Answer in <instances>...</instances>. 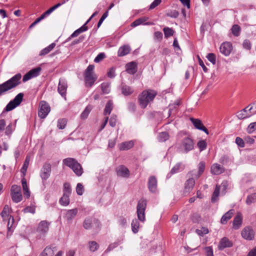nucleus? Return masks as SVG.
Here are the masks:
<instances>
[{
  "mask_svg": "<svg viewBox=\"0 0 256 256\" xmlns=\"http://www.w3.org/2000/svg\"><path fill=\"white\" fill-rule=\"evenodd\" d=\"M184 166L182 163L176 164L171 170L170 172L172 174L178 173L184 169Z\"/></svg>",
  "mask_w": 256,
  "mask_h": 256,
  "instance_id": "37",
  "label": "nucleus"
},
{
  "mask_svg": "<svg viewBox=\"0 0 256 256\" xmlns=\"http://www.w3.org/2000/svg\"><path fill=\"white\" fill-rule=\"evenodd\" d=\"M198 170H194L188 173L189 176L194 177L196 179L198 178L204 172L205 168V164L204 162H200L198 165Z\"/></svg>",
  "mask_w": 256,
  "mask_h": 256,
  "instance_id": "15",
  "label": "nucleus"
},
{
  "mask_svg": "<svg viewBox=\"0 0 256 256\" xmlns=\"http://www.w3.org/2000/svg\"><path fill=\"white\" fill-rule=\"evenodd\" d=\"M70 196L63 194L60 200V204L66 206H68L70 203Z\"/></svg>",
  "mask_w": 256,
  "mask_h": 256,
  "instance_id": "46",
  "label": "nucleus"
},
{
  "mask_svg": "<svg viewBox=\"0 0 256 256\" xmlns=\"http://www.w3.org/2000/svg\"><path fill=\"white\" fill-rule=\"evenodd\" d=\"M234 214V210H228L222 216L220 220L221 223L223 224H226L228 222V220L232 218Z\"/></svg>",
  "mask_w": 256,
  "mask_h": 256,
  "instance_id": "27",
  "label": "nucleus"
},
{
  "mask_svg": "<svg viewBox=\"0 0 256 256\" xmlns=\"http://www.w3.org/2000/svg\"><path fill=\"white\" fill-rule=\"evenodd\" d=\"M76 161L74 158H66L63 160V163L66 166L72 168L74 166L76 163Z\"/></svg>",
  "mask_w": 256,
  "mask_h": 256,
  "instance_id": "38",
  "label": "nucleus"
},
{
  "mask_svg": "<svg viewBox=\"0 0 256 256\" xmlns=\"http://www.w3.org/2000/svg\"><path fill=\"white\" fill-rule=\"evenodd\" d=\"M41 70L40 67H37L31 70L24 76L22 81L26 82L32 78L38 76L40 75Z\"/></svg>",
  "mask_w": 256,
  "mask_h": 256,
  "instance_id": "12",
  "label": "nucleus"
},
{
  "mask_svg": "<svg viewBox=\"0 0 256 256\" xmlns=\"http://www.w3.org/2000/svg\"><path fill=\"white\" fill-rule=\"evenodd\" d=\"M36 211L35 206H27L24 210V213H32V214H34Z\"/></svg>",
  "mask_w": 256,
  "mask_h": 256,
  "instance_id": "61",
  "label": "nucleus"
},
{
  "mask_svg": "<svg viewBox=\"0 0 256 256\" xmlns=\"http://www.w3.org/2000/svg\"><path fill=\"white\" fill-rule=\"evenodd\" d=\"M54 252L50 247H46L41 254V256H52Z\"/></svg>",
  "mask_w": 256,
  "mask_h": 256,
  "instance_id": "47",
  "label": "nucleus"
},
{
  "mask_svg": "<svg viewBox=\"0 0 256 256\" xmlns=\"http://www.w3.org/2000/svg\"><path fill=\"white\" fill-rule=\"evenodd\" d=\"M146 207V200L144 198L140 200L136 206V214L138 219L134 218L132 220V230L134 234L138 232L140 228L139 221L144 222L146 220L145 210Z\"/></svg>",
  "mask_w": 256,
  "mask_h": 256,
  "instance_id": "1",
  "label": "nucleus"
},
{
  "mask_svg": "<svg viewBox=\"0 0 256 256\" xmlns=\"http://www.w3.org/2000/svg\"><path fill=\"white\" fill-rule=\"evenodd\" d=\"M56 44L54 42L51 44L47 47L42 49L40 52L39 56H45L46 54H48L50 52H51L54 48L56 46Z\"/></svg>",
  "mask_w": 256,
  "mask_h": 256,
  "instance_id": "30",
  "label": "nucleus"
},
{
  "mask_svg": "<svg viewBox=\"0 0 256 256\" xmlns=\"http://www.w3.org/2000/svg\"><path fill=\"white\" fill-rule=\"evenodd\" d=\"M50 224L46 220L41 221L38 226L37 231L40 233L44 234L49 230Z\"/></svg>",
  "mask_w": 256,
  "mask_h": 256,
  "instance_id": "23",
  "label": "nucleus"
},
{
  "mask_svg": "<svg viewBox=\"0 0 256 256\" xmlns=\"http://www.w3.org/2000/svg\"><path fill=\"white\" fill-rule=\"evenodd\" d=\"M72 169L78 176H80L83 172L82 166L78 162L74 166Z\"/></svg>",
  "mask_w": 256,
  "mask_h": 256,
  "instance_id": "33",
  "label": "nucleus"
},
{
  "mask_svg": "<svg viewBox=\"0 0 256 256\" xmlns=\"http://www.w3.org/2000/svg\"><path fill=\"white\" fill-rule=\"evenodd\" d=\"M120 244V241L116 242L114 243H112L109 245L107 249L106 250V252H108L112 250L115 248L117 247Z\"/></svg>",
  "mask_w": 256,
  "mask_h": 256,
  "instance_id": "54",
  "label": "nucleus"
},
{
  "mask_svg": "<svg viewBox=\"0 0 256 256\" xmlns=\"http://www.w3.org/2000/svg\"><path fill=\"white\" fill-rule=\"evenodd\" d=\"M30 161V158L29 156H27L26 158V160L24 162L22 167L20 170L21 172L23 174V176H24L26 175L27 169L28 168L29 163Z\"/></svg>",
  "mask_w": 256,
  "mask_h": 256,
  "instance_id": "39",
  "label": "nucleus"
},
{
  "mask_svg": "<svg viewBox=\"0 0 256 256\" xmlns=\"http://www.w3.org/2000/svg\"><path fill=\"white\" fill-rule=\"evenodd\" d=\"M131 48L128 45H124L120 46L118 52V56H123L130 53Z\"/></svg>",
  "mask_w": 256,
  "mask_h": 256,
  "instance_id": "26",
  "label": "nucleus"
},
{
  "mask_svg": "<svg viewBox=\"0 0 256 256\" xmlns=\"http://www.w3.org/2000/svg\"><path fill=\"white\" fill-rule=\"evenodd\" d=\"M163 31L166 38H168L170 36H173L174 31L172 28L166 27L164 28Z\"/></svg>",
  "mask_w": 256,
  "mask_h": 256,
  "instance_id": "49",
  "label": "nucleus"
},
{
  "mask_svg": "<svg viewBox=\"0 0 256 256\" xmlns=\"http://www.w3.org/2000/svg\"><path fill=\"white\" fill-rule=\"evenodd\" d=\"M64 194L66 195L70 196L72 193V188L70 185L69 183L65 182L64 184Z\"/></svg>",
  "mask_w": 256,
  "mask_h": 256,
  "instance_id": "45",
  "label": "nucleus"
},
{
  "mask_svg": "<svg viewBox=\"0 0 256 256\" xmlns=\"http://www.w3.org/2000/svg\"><path fill=\"white\" fill-rule=\"evenodd\" d=\"M169 138L168 134L166 132H162L159 134L158 139L160 142H164Z\"/></svg>",
  "mask_w": 256,
  "mask_h": 256,
  "instance_id": "43",
  "label": "nucleus"
},
{
  "mask_svg": "<svg viewBox=\"0 0 256 256\" xmlns=\"http://www.w3.org/2000/svg\"><path fill=\"white\" fill-rule=\"evenodd\" d=\"M190 120L192 123L195 128L199 130H202L206 134H208V129L204 126L203 124L200 120L190 118Z\"/></svg>",
  "mask_w": 256,
  "mask_h": 256,
  "instance_id": "18",
  "label": "nucleus"
},
{
  "mask_svg": "<svg viewBox=\"0 0 256 256\" xmlns=\"http://www.w3.org/2000/svg\"><path fill=\"white\" fill-rule=\"evenodd\" d=\"M148 18L147 16H142L135 20L132 23L131 26L132 27H136L140 24L144 25H151L152 24L150 22H146Z\"/></svg>",
  "mask_w": 256,
  "mask_h": 256,
  "instance_id": "21",
  "label": "nucleus"
},
{
  "mask_svg": "<svg viewBox=\"0 0 256 256\" xmlns=\"http://www.w3.org/2000/svg\"><path fill=\"white\" fill-rule=\"evenodd\" d=\"M255 130H256V122L250 123L247 128V132L249 134L253 132Z\"/></svg>",
  "mask_w": 256,
  "mask_h": 256,
  "instance_id": "55",
  "label": "nucleus"
},
{
  "mask_svg": "<svg viewBox=\"0 0 256 256\" xmlns=\"http://www.w3.org/2000/svg\"><path fill=\"white\" fill-rule=\"evenodd\" d=\"M66 120L64 118L60 119L58 122V127L59 129L62 130L65 128V126L66 124Z\"/></svg>",
  "mask_w": 256,
  "mask_h": 256,
  "instance_id": "53",
  "label": "nucleus"
},
{
  "mask_svg": "<svg viewBox=\"0 0 256 256\" xmlns=\"http://www.w3.org/2000/svg\"><path fill=\"white\" fill-rule=\"evenodd\" d=\"M198 147V148L200 151H202L206 149L207 146V144L204 140H200L197 144Z\"/></svg>",
  "mask_w": 256,
  "mask_h": 256,
  "instance_id": "52",
  "label": "nucleus"
},
{
  "mask_svg": "<svg viewBox=\"0 0 256 256\" xmlns=\"http://www.w3.org/2000/svg\"><path fill=\"white\" fill-rule=\"evenodd\" d=\"M21 78L22 75L18 73L4 83L0 84V96L18 86L20 84Z\"/></svg>",
  "mask_w": 256,
  "mask_h": 256,
  "instance_id": "2",
  "label": "nucleus"
},
{
  "mask_svg": "<svg viewBox=\"0 0 256 256\" xmlns=\"http://www.w3.org/2000/svg\"><path fill=\"white\" fill-rule=\"evenodd\" d=\"M240 27L238 24H234L231 28L232 32L235 36L240 35Z\"/></svg>",
  "mask_w": 256,
  "mask_h": 256,
  "instance_id": "42",
  "label": "nucleus"
},
{
  "mask_svg": "<svg viewBox=\"0 0 256 256\" xmlns=\"http://www.w3.org/2000/svg\"><path fill=\"white\" fill-rule=\"evenodd\" d=\"M243 48L248 50H250L251 49L252 45L250 42L248 40H244L242 44Z\"/></svg>",
  "mask_w": 256,
  "mask_h": 256,
  "instance_id": "59",
  "label": "nucleus"
},
{
  "mask_svg": "<svg viewBox=\"0 0 256 256\" xmlns=\"http://www.w3.org/2000/svg\"><path fill=\"white\" fill-rule=\"evenodd\" d=\"M50 110L49 104L44 101L40 102L38 115L41 118H44Z\"/></svg>",
  "mask_w": 256,
  "mask_h": 256,
  "instance_id": "9",
  "label": "nucleus"
},
{
  "mask_svg": "<svg viewBox=\"0 0 256 256\" xmlns=\"http://www.w3.org/2000/svg\"><path fill=\"white\" fill-rule=\"evenodd\" d=\"M194 148V143L193 140L188 137L184 138L178 148L180 152L186 153L192 150Z\"/></svg>",
  "mask_w": 256,
  "mask_h": 256,
  "instance_id": "7",
  "label": "nucleus"
},
{
  "mask_svg": "<svg viewBox=\"0 0 256 256\" xmlns=\"http://www.w3.org/2000/svg\"><path fill=\"white\" fill-rule=\"evenodd\" d=\"M148 188L150 192L155 193L157 191L158 181L154 176H150L148 182Z\"/></svg>",
  "mask_w": 256,
  "mask_h": 256,
  "instance_id": "16",
  "label": "nucleus"
},
{
  "mask_svg": "<svg viewBox=\"0 0 256 256\" xmlns=\"http://www.w3.org/2000/svg\"><path fill=\"white\" fill-rule=\"evenodd\" d=\"M220 186L216 185L215 190L212 194L211 201L212 202L214 203L218 200V196L220 194Z\"/></svg>",
  "mask_w": 256,
  "mask_h": 256,
  "instance_id": "31",
  "label": "nucleus"
},
{
  "mask_svg": "<svg viewBox=\"0 0 256 256\" xmlns=\"http://www.w3.org/2000/svg\"><path fill=\"white\" fill-rule=\"evenodd\" d=\"M9 214L10 208L8 205H6L0 214L1 216L2 217L4 220H8V218H10V216L9 215Z\"/></svg>",
  "mask_w": 256,
  "mask_h": 256,
  "instance_id": "32",
  "label": "nucleus"
},
{
  "mask_svg": "<svg viewBox=\"0 0 256 256\" xmlns=\"http://www.w3.org/2000/svg\"><path fill=\"white\" fill-rule=\"evenodd\" d=\"M224 172V168L222 166L216 164L211 167V172L214 174H220Z\"/></svg>",
  "mask_w": 256,
  "mask_h": 256,
  "instance_id": "28",
  "label": "nucleus"
},
{
  "mask_svg": "<svg viewBox=\"0 0 256 256\" xmlns=\"http://www.w3.org/2000/svg\"><path fill=\"white\" fill-rule=\"evenodd\" d=\"M67 82L64 79L60 78L59 81L58 90V93L66 100Z\"/></svg>",
  "mask_w": 256,
  "mask_h": 256,
  "instance_id": "17",
  "label": "nucleus"
},
{
  "mask_svg": "<svg viewBox=\"0 0 256 256\" xmlns=\"http://www.w3.org/2000/svg\"><path fill=\"white\" fill-rule=\"evenodd\" d=\"M21 192V188L20 186L17 185H13L12 186L10 190V194H16Z\"/></svg>",
  "mask_w": 256,
  "mask_h": 256,
  "instance_id": "56",
  "label": "nucleus"
},
{
  "mask_svg": "<svg viewBox=\"0 0 256 256\" xmlns=\"http://www.w3.org/2000/svg\"><path fill=\"white\" fill-rule=\"evenodd\" d=\"M94 66L92 64L89 65L84 72V80L86 86H92L97 78L94 72Z\"/></svg>",
  "mask_w": 256,
  "mask_h": 256,
  "instance_id": "4",
  "label": "nucleus"
},
{
  "mask_svg": "<svg viewBox=\"0 0 256 256\" xmlns=\"http://www.w3.org/2000/svg\"><path fill=\"white\" fill-rule=\"evenodd\" d=\"M242 222V217L241 214L238 213L233 220L232 228L234 230H238L241 226Z\"/></svg>",
  "mask_w": 256,
  "mask_h": 256,
  "instance_id": "25",
  "label": "nucleus"
},
{
  "mask_svg": "<svg viewBox=\"0 0 256 256\" xmlns=\"http://www.w3.org/2000/svg\"><path fill=\"white\" fill-rule=\"evenodd\" d=\"M156 94L157 92L152 90H145L141 92L138 96V102L140 108H146L154 100Z\"/></svg>",
  "mask_w": 256,
  "mask_h": 256,
  "instance_id": "3",
  "label": "nucleus"
},
{
  "mask_svg": "<svg viewBox=\"0 0 256 256\" xmlns=\"http://www.w3.org/2000/svg\"><path fill=\"white\" fill-rule=\"evenodd\" d=\"M100 226V221L94 218H86L84 220L83 224V226L85 229H92L95 231L99 230Z\"/></svg>",
  "mask_w": 256,
  "mask_h": 256,
  "instance_id": "6",
  "label": "nucleus"
},
{
  "mask_svg": "<svg viewBox=\"0 0 256 256\" xmlns=\"http://www.w3.org/2000/svg\"><path fill=\"white\" fill-rule=\"evenodd\" d=\"M92 109V106L90 105L88 106L80 115V117L82 119L86 118Z\"/></svg>",
  "mask_w": 256,
  "mask_h": 256,
  "instance_id": "44",
  "label": "nucleus"
},
{
  "mask_svg": "<svg viewBox=\"0 0 256 256\" xmlns=\"http://www.w3.org/2000/svg\"><path fill=\"white\" fill-rule=\"evenodd\" d=\"M120 90L122 94L125 96H130L134 92V89L132 86L123 83L121 84Z\"/></svg>",
  "mask_w": 256,
  "mask_h": 256,
  "instance_id": "24",
  "label": "nucleus"
},
{
  "mask_svg": "<svg viewBox=\"0 0 256 256\" xmlns=\"http://www.w3.org/2000/svg\"><path fill=\"white\" fill-rule=\"evenodd\" d=\"M105 58V54L103 52L100 53L94 58V62H99L102 61Z\"/></svg>",
  "mask_w": 256,
  "mask_h": 256,
  "instance_id": "62",
  "label": "nucleus"
},
{
  "mask_svg": "<svg viewBox=\"0 0 256 256\" xmlns=\"http://www.w3.org/2000/svg\"><path fill=\"white\" fill-rule=\"evenodd\" d=\"M24 97V94L22 93H19L16 97L12 100H10L8 104L6 106L4 110L0 114V116H2L6 112H9L20 104L22 102Z\"/></svg>",
  "mask_w": 256,
  "mask_h": 256,
  "instance_id": "5",
  "label": "nucleus"
},
{
  "mask_svg": "<svg viewBox=\"0 0 256 256\" xmlns=\"http://www.w3.org/2000/svg\"><path fill=\"white\" fill-rule=\"evenodd\" d=\"M241 236L244 240H252L254 238L255 232L252 227L248 226L242 229Z\"/></svg>",
  "mask_w": 256,
  "mask_h": 256,
  "instance_id": "10",
  "label": "nucleus"
},
{
  "mask_svg": "<svg viewBox=\"0 0 256 256\" xmlns=\"http://www.w3.org/2000/svg\"><path fill=\"white\" fill-rule=\"evenodd\" d=\"M256 201V194H252L248 196L246 200V203L247 204L250 205Z\"/></svg>",
  "mask_w": 256,
  "mask_h": 256,
  "instance_id": "51",
  "label": "nucleus"
},
{
  "mask_svg": "<svg viewBox=\"0 0 256 256\" xmlns=\"http://www.w3.org/2000/svg\"><path fill=\"white\" fill-rule=\"evenodd\" d=\"M88 247L91 252H94L98 249L99 245L95 241H90L88 242Z\"/></svg>",
  "mask_w": 256,
  "mask_h": 256,
  "instance_id": "48",
  "label": "nucleus"
},
{
  "mask_svg": "<svg viewBox=\"0 0 256 256\" xmlns=\"http://www.w3.org/2000/svg\"><path fill=\"white\" fill-rule=\"evenodd\" d=\"M14 130V126L12 123H10L6 127L5 134L7 136L10 135Z\"/></svg>",
  "mask_w": 256,
  "mask_h": 256,
  "instance_id": "50",
  "label": "nucleus"
},
{
  "mask_svg": "<svg viewBox=\"0 0 256 256\" xmlns=\"http://www.w3.org/2000/svg\"><path fill=\"white\" fill-rule=\"evenodd\" d=\"M51 172V165L49 163L44 164L40 172V178L43 180H46L48 178Z\"/></svg>",
  "mask_w": 256,
  "mask_h": 256,
  "instance_id": "13",
  "label": "nucleus"
},
{
  "mask_svg": "<svg viewBox=\"0 0 256 256\" xmlns=\"http://www.w3.org/2000/svg\"><path fill=\"white\" fill-rule=\"evenodd\" d=\"M194 177L190 176V178L185 182L182 194L184 196H188L192 190L195 185Z\"/></svg>",
  "mask_w": 256,
  "mask_h": 256,
  "instance_id": "8",
  "label": "nucleus"
},
{
  "mask_svg": "<svg viewBox=\"0 0 256 256\" xmlns=\"http://www.w3.org/2000/svg\"><path fill=\"white\" fill-rule=\"evenodd\" d=\"M116 172L118 176L128 178L130 175L129 170L124 166L121 165L116 168Z\"/></svg>",
  "mask_w": 256,
  "mask_h": 256,
  "instance_id": "22",
  "label": "nucleus"
},
{
  "mask_svg": "<svg viewBox=\"0 0 256 256\" xmlns=\"http://www.w3.org/2000/svg\"><path fill=\"white\" fill-rule=\"evenodd\" d=\"M232 246V242L226 237H224L220 241L218 248L220 250H222L225 248H230Z\"/></svg>",
  "mask_w": 256,
  "mask_h": 256,
  "instance_id": "20",
  "label": "nucleus"
},
{
  "mask_svg": "<svg viewBox=\"0 0 256 256\" xmlns=\"http://www.w3.org/2000/svg\"><path fill=\"white\" fill-rule=\"evenodd\" d=\"M115 71L116 69L114 68H110L107 73L108 77L110 78H114L115 77Z\"/></svg>",
  "mask_w": 256,
  "mask_h": 256,
  "instance_id": "64",
  "label": "nucleus"
},
{
  "mask_svg": "<svg viewBox=\"0 0 256 256\" xmlns=\"http://www.w3.org/2000/svg\"><path fill=\"white\" fill-rule=\"evenodd\" d=\"M10 194L12 200L16 203H18L22 200V192L11 194Z\"/></svg>",
  "mask_w": 256,
  "mask_h": 256,
  "instance_id": "41",
  "label": "nucleus"
},
{
  "mask_svg": "<svg viewBox=\"0 0 256 256\" xmlns=\"http://www.w3.org/2000/svg\"><path fill=\"white\" fill-rule=\"evenodd\" d=\"M232 44L230 42H222L220 48V52L225 56H228L232 50Z\"/></svg>",
  "mask_w": 256,
  "mask_h": 256,
  "instance_id": "11",
  "label": "nucleus"
},
{
  "mask_svg": "<svg viewBox=\"0 0 256 256\" xmlns=\"http://www.w3.org/2000/svg\"><path fill=\"white\" fill-rule=\"evenodd\" d=\"M78 213L76 208L72 209L67 211L66 216L68 220H71L75 217Z\"/></svg>",
  "mask_w": 256,
  "mask_h": 256,
  "instance_id": "36",
  "label": "nucleus"
},
{
  "mask_svg": "<svg viewBox=\"0 0 256 256\" xmlns=\"http://www.w3.org/2000/svg\"><path fill=\"white\" fill-rule=\"evenodd\" d=\"M126 72L130 74H134L138 70V64L135 62H128L126 65Z\"/></svg>",
  "mask_w": 256,
  "mask_h": 256,
  "instance_id": "19",
  "label": "nucleus"
},
{
  "mask_svg": "<svg viewBox=\"0 0 256 256\" xmlns=\"http://www.w3.org/2000/svg\"><path fill=\"white\" fill-rule=\"evenodd\" d=\"M8 220V236H11L13 231L12 224L14 222V218L10 216Z\"/></svg>",
  "mask_w": 256,
  "mask_h": 256,
  "instance_id": "35",
  "label": "nucleus"
},
{
  "mask_svg": "<svg viewBox=\"0 0 256 256\" xmlns=\"http://www.w3.org/2000/svg\"><path fill=\"white\" fill-rule=\"evenodd\" d=\"M113 109V102L112 100H108V102L106 103L104 112V115H109L112 110Z\"/></svg>",
  "mask_w": 256,
  "mask_h": 256,
  "instance_id": "34",
  "label": "nucleus"
},
{
  "mask_svg": "<svg viewBox=\"0 0 256 256\" xmlns=\"http://www.w3.org/2000/svg\"><path fill=\"white\" fill-rule=\"evenodd\" d=\"M134 142L132 140H130L121 143L119 144L118 147L120 150H125L130 149L134 146Z\"/></svg>",
  "mask_w": 256,
  "mask_h": 256,
  "instance_id": "29",
  "label": "nucleus"
},
{
  "mask_svg": "<svg viewBox=\"0 0 256 256\" xmlns=\"http://www.w3.org/2000/svg\"><path fill=\"white\" fill-rule=\"evenodd\" d=\"M250 106V105L238 112L237 116L239 119L248 118L254 114V112H252V107Z\"/></svg>",
  "mask_w": 256,
  "mask_h": 256,
  "instance_id": "14",
  "label": "nucleus"
},
{
  "mask_svg": "<svg viewBox=\"0 0 256 256\" xmlns=\"http://www.w3.org/2000/svg\"><path fill=\"white\" fill-rule=\"evenodd\" d=\"M84 186L80 183H78L76 187V192L79 196H81L83 194Z\"/></svg>",
  "mask_w": 256,
  "mask_h": 256,
  "instance_id": "57",
  "label": "nucleus"
},
{
  "mask_svg": "<svg viewBox=\"0 0 256 256\" xmlns=\"http://www.w3.org/2000/svg\"><path fill=\"white\" fill-rule=\"evenodd\" d=\"M108 14V10L106 11L102 16L100 18V20H99L98 24V28H99L102 23L103 22L104 20L107 18Z\"/></svg>",
  "mask_w": 256,
  "mask_h": 256,
  "instance_id": "58",
  "label": "nucleus"
},
{
  "mask_svg": "<svg viewBox=\"0 0 256 256\" xmlns=\"http://www.w3.org/2000/svg\"><path fill=\"white\" fill-rule=\"evenodd\" d=\"M116 123V115L112 114V115L110 121H109V124L110 125L114 127Z\"/></svg>",
  "mask_w": 256,
  "mask_h": 256,
  "instance_id": "60",
  "label": "nucleus"
},
{
  "mask_svg": "<svg viewBox=\"0 0 256 256\" xmlns=\"http://www.w3.org/2000/svg\"><path fill=\"white\" fill-rule=\"evenodd\" d=\"M101 90L104 94H108L110 92V84L104 82L101 84Z\"/></svg>",
  "mask_w": 256,
  "mask_h": 256,
  "instance_id": "40",
  "label": "nucleus"
},
{
  "mask_svg": "<svg viewBox=\"0 0 256 256\" xmlns=\"http://www.w3.org/2000/svg\"><path fill=\"white\" fill-rule=\"evenodd\" d=\"M236 143L240 148L244 147V146H245L244 142V140L240 137H236Z\"/></svg>",
  "mask_w": 256,
  "mask_h": 256,
  "instance_id": "63",
  "label": "nucleus"
}]
</instances>
